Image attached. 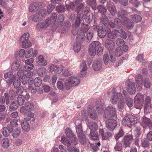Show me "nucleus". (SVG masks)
I'll use <instances>...</instances> for the list:
<instances>
[{
    "instance_id": "nucleus-1",
    "label": "nucleus",
    "mask_w": 152,
    "mask_h": 152,
    "mask_svg": "<svg viewBox=\"0 0 152 152\" xmlns=\"http://www.w3.org/2000/svg\"><path fill=\"white\" fill-rule=\"evenodd\" d=\"M66 137L62 136L61 142L65 145L67 146L70 152H79L78 150L76 148L72 147L73 145H76L78 143L77 140L71 130L69 128H67L65 130Z\"/></svg>"
},
{
    "instance_id": "nucleus-2",
    "label": "nucleus",
    "mask_w": 152,
    "mask_h": 152,
    "mask_svg": "<svg viewBox=\"0 0 152 152\" xmlns=\"http://www.w3.org/2000/svg\"><path fill=\"white\" fill-rule=\"evenodd\" d=\"M104 117L105 118L116 119L117 118L116 110L115 107L110 104L104 111Z\"/></svg>"
},
{
    "instance_id": "nucleus-3",
    "label": "nucleus",
    "mask_w": 152,
    "mask_h": 152,
    "mask_svg": "<svg viewBox=\"0 0 152 152\" xmlns=\"http://www.w3.org/2000/svg\"><path fill=\"white\" fill-rule=\"evenodd\" d=\"M80 80L75 76H72L68 77L65 81V86L67 90L70 89L72 86H78Z\"/></svg>"
},
{
    "instance_id": "nucleus-4",
    "label": "nucleus",
    "mask_w": 152,
    "mask_h": 152,
    "mask_svg": "<svg viewBox=\"0 0 152 152\" xmlns=\"http://www.w3.org/2000/svg\"><path fill=\"white\" fill-rule=\"evenodd\" d=\"M87 125L91 131L90 134V138L93 140H96L98 138V135L95 131L98 129V126L95 122H88Z\"/></svg>"
},
{
    "instance_id": "nucleus-5",
    "label": "nucleus",
    "mask_w": 152,
    "mask_h": 152,
    "mask_svg": "<svg viewBox=\"0 0 152 152\" xmlns=\"http://www.w3.org/2000/svg\"><path fill=\"white\" fill-rule=\"evenodd\" d=\"M137 121V119L135 116L129 115L124 117L122 123L123 125L131 127L134 125Z\"/></svg>"
},
{
    "instance_id": "nucleus-6",
    "label": "nucleus",
    "mask_w": 152,
    "mask_h": 152,
    "mask_svg": "<svg viewBox=\"0 0 152 152\" xmlns=\"http://www.w3.org/2000/svg\"><path fill=\"white\" fill-rule=\"evenodd\" d=\"M101 45V44L98 41L93 42L90 45L88 48L89 53L90 55L94 56L96 54V49Z\"/></svg>"
},
{
    "instance_id": "nucleus-7",
    "label": "nucleus",
    "mask_w": 152,
    "mask_h": 152,
    "mask_svg": "<svg viewBox=\"0 0 152 152\" xmlns=\"http://www.w3.org/2000/svg\"><path fill=\"white\" fill-rule=\"evenodd\" d=\"M63 68L62 65L57 66L55 64H52L50 65L49 70L52 74H59L62 71Z\"/></svg>"
},
{
    "instance_id": "nucleus-8",
    "label": "nucleus",
    "mask_w": 152,
    "mask_h": 152,
    "mask_svg": "<svg viewBox=\"0 0 152 152\" xmlns=\"http://www.w3.org/2000/svg\"><path fill=\"white\" fill-rule=\"evenodd\" d=\"M88 29V28L87 26L83 27L80 30L81 32L78 34L76 37V41L82 44L85 39L84 33L86 32Z\"/></svg>"
},
{
    "instance_id": "nucleus-9",
    "label": "nucleus",
    "mask_w": 152,
    "mask_h": 152,
    "mask_svg": "<svg viewBox=\"0 0 152 152\" xmlns=\"http://www.w3.org/2000/svg\"><path fill=\"white\" fill-rule=\"evenodd\" d=\"M108 119L106 121V127L108 130L110 131H113L117 125V123L115 119L107 118Z\"/></svg>"
},
{
    "instance_id": "nucleus-10",
    "label": "nucleus",
    "mask_w": 152,
    "mask_h": 152,
    "mask_svg": "<svg viewBox=\"0 0 152 152\" xmlns=\"http://www.w3.org/2000/svg\"><path fill=\"white\" fill-rule=\"evenodd\" d=\"M126 86L128 92L130 94H132L135 93L136 88L134 82L128 80L126 83Z\"/></svg>"
},
{
    "instance_id": "nucleus-11",
    "label": "nucleus",
    "mask_w": 152,
    "mask_h": 152,
    "mask_svg": "<svg viewBox=\"0 0 152 152\" xmlns=\"http://www.w3.org/2000/svg\"><path fill=\"white\" fill-rule=\"evenodd\" d=\"M93 68L96 71H98L102 68V61L100 58L96 59L93 63Z\"/></svg>"
},
{
    "instance_id": "nucleus-12",
    "label": "nucleus",
    "mask_w": 152,
    "mask_h": 152,
    "mask_svg": "<svg viewBox=\"0 0 152 152\" xmlns=\"http://www.w3.org/2000/svg\"><path fill=\"white\" fill-rule=\"evenodd\" d=\"M34 108V105L32 103L28 102L25 104L24 106L22 107L20 110V112L24 114L26 111L29 112L31 111Z\"/></svg>"
},
{
    "instance_id": "nucleus-13",
    "label": "nucleus",
    "mask_w": 152,
    "mask_h": 152,
    "mask_svg": "<svg viewBox=\"0 0 152 152\" xmlns=\"http://www.w3.org/2000/svg\"><path fill=\"white\" fill-rule=\"evenodd\" d=\"M117 28V29L115 30H116V33L117 37H120L124 39H126L127 35V33L124 30L123 28L121 26H119Z\"/></svg>"
},
{
    "instance_id": "nucleus-14",
    "label": "nucleus",
    "mask_w": 152,
    "mask_h": 152,
    "mask_svg": "<svg viewBox=\"0 0 152 152\" xmlns=\"http://www.w3.org/2000/svg\"><path fill=\"white\" fill-rule=\"evenodd\" d=\"M121 23L124 25L128 29H131L134 26V22L128 18H124V20L121 22Z\"/></svg>"
},
{
    "instance_id": "nucleus-15",
    "label": "nucleus",
    "mask_w": 152,
    "mask_h": 152,
    "mask_svg": "<svg viewBox=\"0 0 152 152\" xmlns=\"http://www.w3.org/2000/svg\"><path fill=\"white\" fill-rule=\"evenodd\" d=\"M133 141V137L131 135H126L123 140V142L125 148L129 146Z\"/></svg>"
},
{
    "instance_id": "nucleus-16",
    "label": "nucleus",
    "mask_w": 152,
    "mask_h": 152,
    "mask_svg": "<svg viewBox=\"0 0 152 152\" xmlns=\"http://www.w3.org/2000/svg\"><path fill=\"white\" fill-rule=\"evenodd\" d=\"M142 125L143 127L146 128L148 127L150 129H152V123L150 119L145 117L142 118Z\"/></svg>"
},
{
    "instance_id": "nucleus-17",
    "label": "nucleus",
    "mask_w": 152,
    "mask_h": 152,
    "mask_svg": "<svg viewBox=\"0 0 152 152\" xmlns=\"http://www.w3.org/2000/svg\"><path fill=\"white\" fill-rule=\"evenodd\" d=\"M87 68V66L85 62H82L80 64L79 67L80 71V76L81 77H83L86 74Z\"/></svg>"
},
{
    "instance_id": "nucleus-18",
    "label": "nucleus",
    "mask_w": 152,
    "mask_h": 152,
    "mask_svg": "<svg viewBox=\"0 0 152 152\" xmlns=\"http://www.w3.org/2000/svg\"><path fill=\"white\" fill-rule=\"evenodd\" d=\"M121 98H123V97L121 93H114L112 95L110 102L113 104H116L117 101L119 99L120 100Z\"/></svg>"
},
{
    "instance_id": "nucleus-19",
    "label": "nucleus",
    "mask_w": 152,
    "mask_h": 152,
    "mask_svg": "<svg viewBox=\"0 0 152 152\" xmlns=\"http://www.w3.org/2000/svg\"><path fill=\"white\" fill-rule=\"evenodd\" d=\"M135 79L137 89L139 91H141L142 86V75H137L136 76Z\"/></svg>"
},
{
    "instance_id": "nucleus-20",
    "label": "nucleus",
    "mask_w": 152,
    "mask_h": 152,
    "mask_svg": "<svg viewBox=\"0 0 152 152\" xmlns=\"http://www.w3.org/2000/svg\"><path fill=\"white\" fill-rule=\"evenodd\" d=\"M151 98L149 96H147L145 101V105L144 107V112L148 113L150 112L151 110V106L150 104Z\"/></svg>"
},
{
    "instance_id": "nucleus-21",
    "label": "nucleus",
    "mask_w": 152,
    "mask_h": 152,
    "mask_svg": "<svg viewBox=\"0 0 152 152\" xmlns=\"http://www.w3.org/2000/svg\"><path fill=\"white\" fill-rule=\"evenodd\" d=\"M91 20L90 16L88 14L83 15L82 18L81 22L84 25H86L85 26L83 27H86L87 26L88 28V25L90 23Z\"/></svg>"
},
{
    "instance_id": "nucleus-22",
    "label": "nucleus",
    "mask_w": 152,
    "mask_h": 152,
    "mask_svg": "<svg viewBox=\"0 0 152 152\" xmlns=\"http://www.w3.org/2000/svg\"><path fill=\"white\" fill-rule=\"evenodd\" d=\"M107 7L108 10L112 15H114L117 11L113 4L110 1L108 2L107 4Z\"/></svg>"
},
{
    "instance_id": "nucleus-23",
    "label": "nucleus",
    "mask_w": 152,
    "mask_h": 152,
    "mask_svg": "<svg viewBox=\"0 0 152 152\" xmlns=\"http://www.w3.org/2000/svg\"><path fill=\"white\" fill-rule=\"evenodd\" d=\"M83 0H74L72 3L71 1H66L65 4L66 7L67 9L69 10L72 8V5L73 6H75L78 3L82 2Z\"/></svg>"
},
{
    "instance_id": "nucleus-24",
    "label": "nucleus",
    "mask_w": 152,
    "mask_h": 152,
    "mask_svg": "<svg viewBox=\"0 0 152 152\" xmlns=\"http://www.w3.org/2000/svg\"><path fill=\"white\" fill-rule=\"evenodd\" d=\"M114 23L113 22L110 21L109 23V26L112 28L114 27H118L120 26L121 23L122 21L118 18H116L114 20Z\"/></svg>"
},
{
    "instance_id": "nucleus-25",
    "label": "nucleus",
    "mask_w": 152,
    "mask_h": 152,
    "mask_svg": "<svg viewBox=\"0 0 152 152\" xmlns=\"http://www.w3.org/2000/svg\"><path fill=\"white\" fill-rule=\"evenodd\" d=\"M78 122H80V121L77 120L75 122L78 136L83 134L81 125L80 123H78Z\"/></svg>"
},
{
    "instance_id": "nucleus-26",
    "label": "nucleus",
    "mask_w": 152,
    "mask_h": 152,
    "mask_svg": "<svg viewBox=\"0 0 152 152\" xmlns=\"http://www.w3.org/2000/svg\"><path fill=\"white\" fill-rule=\"evenodd\" d=\"M21 126L22 129L25 132H28L30 130V125L26 121L23 120L21 121Z\"/></svg>"
},
{
    "instance_id": "nucleus-27",
    "label": "nucleus",
    "mask_w": 152,
    "mask_h": 152,
    "mask_svg": "<svg viewBox=\"0 0 152 152\" xmlns=\"http://www.w3.org/2000/svg\"><path fill=\"white\" fill-rule=\"evenodd\" d=\"M38 9V3L34 2L31 3L29 7V10L30 12H36Z\"/></svg>"
},
{
    "instance_id": "nucleus-28",
    "label": "nucleus",
    "mask_w": 152,
    "mask_h": 152,
    "mask_svg": "<svg viewBox=\"0 0 152 152\" xmlns=\"http://www.w3.org/2000/svg\"><path fill=\"white\" fill-rule=\"evenodd\" d=\"M18 104L17 101H12L10 102L9 110L10 111L15 110L18 109Z\"/></svg>"
},
{
    "instance_id": "nucleus-29",
    "label": "nucleus",
    "mask_w": 152,
    "mask_h": 152,
    "mask_svg": "<svg viewBox=\"0 0 152 152\" xmlns=\"http://www.w3.org/2000/svg\"><path fill=\"white\" fill-rule=\"evenodd\" d=\"M18 120L15 119H13L10 121V124L8 125L7 126V127L9 128L10 130L11 131H12L13 127L18 125Z\"/></svg>"
},
{
    "instance_id": "nucleus-30",
    "label": "nucleus",
    "mask_w": 152,
    "mask_h": 152,
    "mask_svg": "<svg viewBox=\"0 0 152 152\" xmlns=\"http://www.w3.org/2000/svg\"><path fill=\"white\" fill-rule=\"evenodd\" d=\"M20 62L19 60H16L12 63L11 66V69L15 70L20 69Z\"/></svg>"
},
{
    "instance_id": "nucleus-31",
    "label": "nucleus",
    "mask_w": 152,
    "mask_h": 152,
    "mask_svg": "<svg viewBox=\"0 0 152 152\" xmlns=\"http://www.w3.org/2000/svg\"><path fill=\"white\" fill-rule=\"evenodd\" d=\"M115 45V43L113 40L111 39H107L106 41L105 46L108 49L112 50L113 49Z\"/></svg>"
},
{
    "instance_id": "nucleus-32",
    "label": "nucleus",
    "mask_w": 152,
    "mask_h": 152,
    "mask_svg": "<svg viewBox=\"0 0 152 152\" xmlns=\"http://www.w3.org/2000/svg\"><path fill=\"white\" fill-rule=\"evenodd\" d=\"M107 36L108 38L114 39L117 37V36L116 33V30L114 29L112 31L110 30L107 31Z\"/></svg>"
},
{
    "instance_id": "nucleus-33",
    "label": "nucleus",
    "mask_w": 152,
    "mask_h": 152,
    "mask_svg": "<svg viewBox=\"0 0 152 152\" xmlns=\"http://www.w3.org/2000/svg\"><path fill=\"white\" fill-rule=\"evenodd\" d=\"M129 17L132 20L136 23L142 20L141 17L137 14L131 15Z\"/></svg>"
},
{
    "instance_id": "nucleus-34",
    "label": "nucleus",
    "mask_w": 152,
    "mask_h": 152,
    "mask_svg": "<svg viewBox=\"0 0 152 152\" xmlns=\"http://www.w3.org/2000/svg\"><path fill=\"white\" fill-rule=\"evenodd\" d=\"M47 64V61L45 60L44 57L42 55L39 56V66H45Z\"/></svg>"
},
{
    "instance_id": "nucleus-35",
    "label": "nucleus",
    "mask_w": 152,
    "mask_h": 152,
    "mask_svg": "<svg viewBox=\"0 0 152 152\" xmlns=\"http://www.w3.org/2000/svg\"><path fill=\"white\" fill-rule=\"evenodd\" d=\"M98 36L101 38L104 37L107 35L106 30L105 28H102L98 29Z\"/></svg>"
},
{
    "instance_id": "nucleus-36",
    "label": "nucleus",
    "mask_w": 152,
    "mask_h": 152,
    "mask_svg": "<svg viewBox=\"0 0 152 152\" xmlns=\"http://www.w3.org/2000/svg\"><path fill=\"white\" fill-rule=\"evenodd\" d=\"M127 14V12L124 10H121L119 11L118 13V16L120 18L122 21L124 20V18H127L124 16V15H126Z\"/></svg>"
},
{
    "instance_id": "nucleus-37",
    "label": "nucleus",
    "mask_w": 152,
    "mask_h": 152,
    "mask_svg": "<svg viewBox=\"0 0 152 152\" xmlns=\"http://www.w3.org/2000/svg\"><path fill=\"white\" fill-rule=\"evenodd\" d=\"M6 93L8 94V98L11 100L14 99L16 96V92L13 89H10L8 92Z\"/></svg>"
},
{
    "instance_id": "nucleus-38",
    "label": "nucleus",
    "mask_w": 152,
    "mask_h": 152,
    "mask_svg": "<svg viewBox=\"0 0 152 152\" xmlns=\"http://www.w3.org/2000/svg\"><path fill=\"white\" fill-rule=\"evenodd\" d=\"M125 106V104L124 102V99L123 97L121 98V99L119 100L117 105L118 110L120 111L122 110Z\"/></svg>"
},
{
    "instance_id": "nucleus-39",
    "label": "nucleus",
    "mask_w": 152,
    "mask_h": 152,
    "mask_svg": "<svg viewBox=\"0 0 152 152\" xmlns=\"http://www.w3.org/2000/svg\"><path fill=\"white\" fill-rule=\"evenodd\" d=\"M57 14L55 13H53L52 14L51 17L50 18H48L47 19H49V21L48 23H49L50 25L54 24L57 18Z\"/></svg>"
},
{
    "instance_id": "nucleus-40",
    "label": "nucleus",
    "mask_w": 152,
    "mask_h": 152,
    "mask_svg": "<svg viewBox=\"0 0 152 152\" xmlns=\"http://www.w3.org/2000/svg\"><path fill=\"white\" fill-rule=\"evenodd\" d=\"M100 20L101 22L105 26L108 25H109V23H110V22L109 21L108 18L105 15L102 14V15Z\"/></svg>"
},
{
    "instance_id": "nucleus-41",
    "label": "nucleus",
    "mask_w": 152,
    "mask_h": 152,
    "mask_svg": "<svg viewBox=\"0 0 152 152\" xmlns=\"http://www.w3.org/2000/svg\"><path fill=\"white\" fill-rule=\"evenodd\" d=\"M86 3L88 5L91 6L92 9L94 10H96V3L95 0H87Z\"/></svg>"
},
{
    "instance_id": "nucleus-42",
    "label": "nucleus",
    "mask_w": 152,
    "mask_h": 152,
    "mask_svg": "<svg viewBox=\"0 0 152 152\" xmlns=\"http://www.w3.org/2000/svg\"><path fill=\"white\" fill-rule=\"evenodd\" d=\"M122 149V143L118 141H117L114 146V149L115 151H121Z\"/></svg>"
},
{
    "instance_id": "nucleus-43",
    "label": "nucleus",
    "mask_w": 152,
    "mask_h": 152,
    "mask_svg": "<svg viewBox=\"0 0 152 152\" xmlns=\"http://www.w3.org/2000/svg\"><path fill=\"white\" fill-rule=\"evenodd\" d=\"M82 44L76 41L73 46V49L75 52H78L81 49V45Z\"/></svg>"
},
{
    "instance_id": "nucleus-44",
    "label": "nucleus",
    "mask_w": 152,
    "mask_h": 152,
    "mask_svg": "<svg viewBox=\"0 0 152 152\" xmlns=\"http://www.w3.org/2000/svg\"><path fill=\"white\" fill-rule=\"evenodd\" d=\"M21 132V129L20 128L17 129L13 130L12 136L14 138L18 137L20 135Z\"/></svg>"
},
{
    "instance_id": "nucleus-45",
    "label": "nucleus",
    "mask_w": 152,
    "mask_h": 152,
    "mask_svg": "<svg viewBox=\"0 0 152 152\" xmlns=\"http://www.w3.org/2000/svg\"><path fill=\"white\" fill-rule=\"evenodd\" d=\"M20 42L22 43L21 46L23 48H27L31 46V42L29 41H23Z\"/></svg>"
},
{
    "instance_id": "nucleus-46",
    "label": "nucleus",
    "mask_w": 152,
    "mask_h": 152,
    "mask_svg": "<svg viewBox=\"0 0 152 152\" xmlns=\"http://www.w3.org/2000/svg\"><path fill=\"white\" fill-rule=\"evenodd\" d=\"M124 134L123 130L121 129H120L119 131L115 135V140L118 141L119 138L122 137Z\"/></svg>"
},
{
    "instance_id": "nucleus-47",
    "label": "nucleus",
    "mask_w": 152,
    "mask_h": 152,
    "mask_svg": "<svg viewBox=\"0 0 152 152\" xmlns=\"http://www.w3.org/2000/svg\"><path fill=\"white\" fill-rule=\"evenodd\" d=\"M29 37V34L27 33L23 34L20 37L19 39L20 42L24 41H28V38Z\"/></svg>"
},
{
    "instance_id": "nucleus-48",
    "label": "nucleus",
    "mask_w": 152,
    "mask_h": 152,
    "mask_svg": "<svg viewBox=\"0 0 152 152\" xmlns=\"http://www.w3.org/2000/svg\"><path fill=\"white\" fill-rule=\"evenodd\" d=\"M2 145L4 148L8 147L9 146L10 141L8 138H5L2 140Z\"/></svg>"
},
{
    "instance_id": "nucleus-49",
    "label": "nucleus",
    "mask_w": 152,
    "mask_h": 152,
    "mask_svg": "<svg viewBox=\"0 0 152 152\" xmlns=\"http://www.w3.org/2000/svg\"><path fill=\"white\" fill-rule=\"evenodd\" d=\"M80 142L81 144L84 145L86 142V139L83 134L78 136Z\"/></svg>"
},
{
    "instance_id": "nucleus-50",
    "label": "nucleus",
    "mask_w": 152,
    "mask_h": 152,
    "mask_svg": "<svg viewBox=\"0 0 152 152\" xmlns=\"http://www.w3.org/2000/svg\"><path fill=\"white\" fill-rule=\"evenodd\" d=\"M134 100H137L143 103L144 96L141 93H138L135 96Z\"/></svg>"
},
{
    "instance_id": "nucleus-51",
    "label": "nucleus",
    "mask_w": 152,
    "mask_h": 152,
    "mask_svg": "<svg viewBox=\"0 0 152 152\" xmlns=\"http://www.w3.org/2000/svg\"><path fill=\"white\" fill-rule=\"evenodd\" d=\"M17 102L18 105H22L25 102V100L23 95H19L17 97Z\"/></svg>"
},
{
    "instance_id": "nucleus-52",
    "label": "nucleus",
    "mask_w": 152,
    "mask_h": 152,
    "mask_svg": "<svg viewBox=\"0 0 152 152\" xmlns=\"http://www.w3.org/2000/svg\"><path fill=\"white\" fill-rule=\"evenodd\" d=\"M34 117V114L32 113H29L27 115H25L24 118V121H29L31 118H33Z\"/></svg>"
},
{
    "instance_id": "nucleus-53",
    "label": "nucleus",
    "mask_w": 152,
    "mask_h": 152,
    "mask_svg": "<svg viewBox=\"0 0 152 152\" xmlns=\"http://www.w3.org/2000/svg\"><path fill=\"white\" fill-rule=\"evenodd\" d=\"M134 107L136 108L139 109H140L141 108L143 103V102L135 100L134 101Z\"/></svg>"
},
{
    "instance_id": "nucleus-54",
    "label": "nucleus",
    "mask_w": 152,
    "mask_h": 152,
    "mask_svg": "<svg viewBox=\"0 0 152 152\" xmlns=\"http://www.w3.org/2000/svg\"><path fill=\"white\" fill-rule=\"evenodd\" d=\"M126 103L129 107H131L133 105V101L131 98L127 97L126 99Z\"/></svg>"
},
{
    "instance_id": "nucleus-55",
    "label": "nucleus",
    "mask_w": 152,
    "mask_h": 152,
    "mask_svg": "<svg viewBox=\"0 0 152 152\" xmlns=\"http://www.w3.org/2000/svg\"><path fill=\"white\" fill-rule=\"evenodd\" d=\"M105 107V105L103 104H101L96 107V110L99 114H101L103 113L104 108Z\"/></svg>"
},
{
    "instance_id": "nucleus-56",
    "label": "nucleus",
    "mask_w": 152,
    "mask_h": 152,
    "mask_svg": "<svg viewBox=\"0 0 152 152\" xmlns=\"http://www.w3.org/2000/svg\"><path fill=\"white\" fill-rule=\"evenodd\" d=\"M80 16L79 14V12H78L77 14V18L75 21L74 26L79 27L80 23H81V20H80Z\"/></svg>"
},
{
    "instance_id": "nucleus-57",
    "label": "nucleus",
    "mask_w": 152,
    "mask_h": 152,
    "mask_svg": "<svg viewBox=\"0 0 152 152\" xmlns=\"http://www.w3.org/2000/svg\"><path fill=\"white\" fill-rule=\"evenodd\" d=\"M137 60L140 62L145 63L146 62V60L144 58L143 54H140L138 55L136 58Z\"/></svg>"
},
{
    "instance_id": "nucleus-58",
    "label": "nucleus",
    "mask_w": 152,
    "mask_h": 152,
    "mask_svg": "<svg viewBox=\"0 0 152 152\" xmlns=\"http://www.w3.org/2000/svg\"><path fill=\"white\" fill-rule=\"evenodd\" d=\"M123 54V51L120 47H117L115 52V54L116 56L119 57Z\"/></svg>"
},
{
    "instance_id": "nucleus-59",
    "label": "nucleus",
    "mask_w": 152,
    "mask_h": 152,
    "mask_svg": "<svg viewBox=\"0 0 152 152\" xmlns=\"http://www.w3.org/2000/svg\"><path fill=\"white\" fill-rule=\"evenodd\" d=\"M141 144L144 148H148L150 145V143L148 140L144 139L141 141Z\"/></svg>"
},
{
    "instance_id": "nucleus-60",
    "label": "nucleus",
    "mask_w": 152,
    "mask_h": 152,
    "mask_svg": "<svg viewBox=\"0 0 152 152\" xmlns=\"http://www.w3.org/2000/svg\"><path fill=\"white\" fill-rule=\"evenodd\" d=\"M12 131H11L9 129V128L7 127H4L3 129L2 134L5 137L8 136L10 132H11Z\"/></svg>"
},
{
    "instance_id": "nucleus-61",
    "label": "nucleus",
    "mask_w": 152,
    "mask_h": 152,
    "mask_svg": "<svg viewBox=\"0 0 152 152\" xmlns=\"http://www.w3.org/2000/svg\"><path fill=\"white\" fill-rule=\"evenodd\" d=\"M116 44L119 47H121L125 43V42L124 40L121 38H118L115 41Z\"/></svg>"
},
{
    "instance_id": "nucleus-62",
    "label": "nucleus",
    "mask_w": 152,
    "mask_h": 152,
    "mask_svg": "<svg viewBox=\"0 0 152 152\" xmlns=\"http://www.w3.org/2000/svg\"><path fill=\"white\" fill-rule=\"evenodd\" d=\"M13 84L15 88H18L21 84L20 80L17 79L15 77V80L13 82Z\"/></svg>"
},
{
    "instance_id": "nucleus-63",
    "label": "nucleus",
    "mask_w": 152,
    "mask_h": 152,
    "mask_svg": "<svg viewBox=\"0 0 152 152\" xmlns=\"http://www.w3.org/2000/svg\"><path fill=\"white\" fill-rule=\"evenodd\" d=\"M112 134L109 132H107L104 133L102 136L103 140H109V138L112 136Z\"/></svg>"
},
{
    "instance_id": "nucleus-64",
    "label": "nucleus",
    "mask_w": 152,
    "mask_h": 152,
    "mask_svg": "<svg viewBox=\"0 0 152 152\" xmlns=\"http://www.w3.org/2000/svg\"><path fill=\"white\" fill-rule=\"evenodd\" d=\"M46 69L45 68L39 69V76H43L46 74Z\"/></svg>"
}]
</instances>
